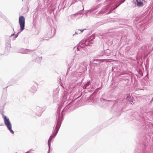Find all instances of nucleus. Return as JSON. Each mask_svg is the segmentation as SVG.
<instances>
[{"mask_svg": "<svg viewBox=\"0 0 153 153\" xmlns=\"http://www.w3.org/2000/svg\"><path fill=\"white\" fill-rule=\"evenodd\" d=\"M61 124V122L60 121V119L59 118L57 123L56 125V126L55 128V129L54 131L53 134L52 135V137L54 138L55 137V136L57 134V133L58 131L59 130V128L60 127V125Z\"/></svg>", "mask_w": 153, "mask_h": 153, "instance_id": "3", "label": "nucleus"}, {"mask_svg": "<svg viewBox=\"0 0 153 153\" xmlns=\"http://www.w3.org/2000/svg\"><path fill=\"white\" fill-rule=\"evenodd\" d=\"M26 51H27L25 52H21V53H28V52L29 51L27 50H26Z\"/></svg>", "mask_w": 153, "mask_h": 153, "instance_id": "10", "label": "nucleus"}, {"mask_svg": "<svg viewBox=\"0 0 153 153\" xmlns=\"http://www.w3.org/2000/svg\"><path fill=\"white\" fill-rule=\"evenodd\" d=\"M3 117L5 124L7 126V128L9 130L10 132L12 134H13L14 131L11 129V124L9 120V118H7L5 116H4L3 114Z\"/></svg>", "mask_w": 153, "mask_h": 153, "instance_id": "2", "label": "nucleus"}, {"mask_svg": "<svg viewBox=\"0 0 153 153\" xmlns=\"http://www.w3.org/2000/svg\"><path fill=\"white\" fill-rule=\"evenodd\" d=\"M86 42V41L85 40V41H83V42L84 43V42L85 43Z\"/></svg>", "mask_w": 153, "mask_h": 153, "instance_id": "12", "label": "nucleus"}, {"mask_svg": "<svg viewBox=\"0 0 153 153\" xmlns=\"http://www.w3.org/2000/svg\"><path fill=\"white\" fill-rule=\"evenodd\" d=\"M14 35V33H13V34H12V35H11V36H13Z\"/></svg>", "mask_w": 153, "mask_h": 153, "instance_id": "14", "label": "nucleus"}, {"mask_svg": "<svg viewBox=\"0 0 153 153\" xmlns=\"http://www.w3.org/2000/svg\"><path fill=\"white\" fill-rule=\"evenodd\" d=\"M25 19L23 16H21L19 18V23L20 27V32H19L16 35V38L17 37L20 33L25 28Z\"/></svg>", "mask_w": 153, "mask_h": 153, "instance_id": "1", "label": "nucleus"}, {"mask_svg": "<svg viewBox=\"0 0 153 153\" xmlns=\"http://www.w3.org/2000/svg\"><path fill=\"white\" fill-rule=\"evenodd\" d=\"M85 29H83L82 30H77V31H76L75 33L76 34H78L79 33H82Z\"/></svg>", "mask_w": 153, "mask_h": 153, "instance_id": "7", "label": "nucleus"}, {"mask_svg": "<svg viewBox=\"0 0 153 153\" xmlns=\"http://www.w3.org/2000/svg\"><path fill=\"white\" fill-rule=\"evenodd\" d=\"M82 10L79 11V12H78V14H81V12H82Z\"/></svg>", "mask_w": 153, "mask_h": 153, "instance_id": "11", "label": "nucleus"}, {"mask_svg": "<svg viewBox=\"0 0 153 153\" xmlns=\"http://www.w3.org/2000/svg\"><path fill=\"white\" fill-rule=\"evenodd\" d=\"M93 37V38H92V39H94V36H92V37Z\"/></svg>", "mask_w": 153, "mask_h": 153, "instance_id": "13", "label": "nucleus"}, {"mask_svg": "<svg viewBox=\"0 0 153 153\" xmlns=\"http://www.w3.org/2000/svg\"><path fill=\"white\" fill-rule=\"evenodd\" d=\"M153 100V97L152 98V100H151V101H152Z\"/></svg>", "mask_w": 153, "mask_h": 153, "instance_id": "16", "label": "nucleus"}, {"mask_svg": "<svg viewBox=\"0 0 153 153\" xmlns=\"http://www.w3.org/2000/svg\"><path fill=\"white\" fill-rule=\"evenodd\" d=\"M23 0H22V1H23Z\"/></svg>", "mask_w": 153, "mask_h": 153, "instance_id": "19", "label": "nucleus"}, {"mask_svg": "<svg viewBox=\"0 0 153 153\" xmlns=\"http://www.w3.org/2000/svg\"><path fill=\"white\" fill-rule=\"evenodd\" d=\"M131 99V96L130 95L128 94L127 96V97L126 98V100L128 101H129L130 102H132L130 100Z\"/></svg>", "mask_w": 153, "mask_h": 153, "instance_id": "6", "label": "nucleus"}, {"mask_svg": "<svg viewBox=\"0 0 153 153\" xmlns=\"http://www.w3.org/2000/svg\"><path fill=\"white\" fill-rule=\"evenodd\" d=\"M126 0H123L122 1H121L120 3L117 5V6L114 8V9H115V8H117L118 7L120 4H121L122 3H123Z\"/></svg>", "mask_w": 153, "mask_h": 153, "instance_id": "9", "label": "nucleus"}, {"mask_svg": "<svg viewBox=\"0 0 153 153\" xmlns=\"http://www.w3.org/2000/svg\"><path fill=\"white\" fill-rule=\"evenodd\" d=\"M131 104H132V102L131 103Z\"/></svg>", "mask_w": 153, "mask_h": 153, "instance_id": "18", "label": "nucleus"}, {"mask_svg": "<svg viewBox=\"0 0 153 153\" xmlns=\"http://www.w3.org/2000/svg\"><path fill=\"white\" fill-rule=\"evenodd\" d=\"M90 81L88 82L83 87V88L84 89H86L87 87L90 85Z\"/></svg>", "mask_w": 153, "mask_h": 153, "instance_id": "8", "label": "nucleus"}, {"mask_svg": "<svg viewBox=\"0 0 153 153\" xmlns=\"http://www.w3.org/2000/svg\"><path fill=\"white\" fill-rule=\"evenodd\" d=\"M84 10V7H83V9H82V10Z\"/></svg>", "mask_w": 153, "mask_h": 153, "instance_id": "17", "label": "nucleus"}, {"mask_svg": "<svg viewBox=\"0 0 153 153\" xmlns=\"http://www.w3.org/2000/svg\"><path fill=\"white\" fill-rule=\"evenodd\" d=\"M137 3V5L140 7L143 5V0H136Z\"/></svg>", "mask_w": 153, "mask_h": 153, "instance_id": "4", "label": "nucleus"}, {"mask_svg": "<svg viewBox=\"0 0 153 153\" xmlns=\"http://www.w3.org/2000/svg\"><path fill=\"white\" fill-rule=\"evenodd\" d=\"M29 151L27 152H26V153H29Z\"/></svg>", "mask_w": 153, "mask_h": 153, "instance_id": "15", "label": "nucleus"}, {"mask_svg": "<svg viewBox=\"0 0 153 153\" xmlns=\"http://www.w3.org/2000/svg\"><path fill=\"white\" fill-rule=\"evenodd\" d=\"M52 138H53V137H52V136H51L50 137L48 140V146H49V150L50 149V146L51 145V140Z\"/></svg>", "mask_w": 153, "mask_h": 153, "instance_id": "5", "label": "nucleus"}]
</instances>
